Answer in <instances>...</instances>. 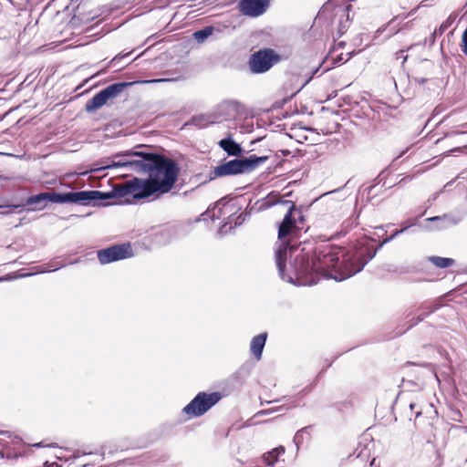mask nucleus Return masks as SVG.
I'll use <instances>...</instances> for the list:
<instances>
[{
    "label": "nucleus",
    "instance_id": "2",
    "mask_svg": "<svg viewBox=\"0 0 467 467\" xmlns=\"http://www.w3.org/2000/svg\"><path fill=\"white\" fill-rule=\"evenodd\" d=\"M179 171L180 169L175 161L155 153L148 178L141 179L148 198L171 192L178 179Z\"/></svg>",
    "mask_w": 467,
    "mask_h": 467
},
{
    "label": "nucleus",
    "instance_id": "7",
    "mask_svg": "<svg viewBox=\"0 0 467 467\" xmlns=\"http://www.w3.org/2000/svg\"><path fill=\"white\" fill-rule=\"evenodd\" d=\"M131 85H133V82H119L108 86L86 103V111H96L107 104L109 99H116L126 88Z\"/></svg>",
    "mask_w": 467,
    "mask_h": 467
},
{
    "label": "nucleus",
    "instance_id": "19",
    "mask_svg": "<svg viewBox=\"0 0 467 467\" xmlns=\"http://www.w3.org/2000/svg\"><path fill=\"white\" fill-rule=\"evenodd\" d=\"M423 406L418 400H410L408 410L405 411V415L410 420H416L422 414Z\"/></svg>",
    "mask_w": 467,
    "mask_h": 467
},
{
    "label": "nucleus",
    "instance_id": "34",
    "mask_svg": "<svg viewBox=\"0 0 467 467\" xmlns=\"http://www.w3.org/2000/svg\"><path fill=\"white\" fill-rule=\"evenodd\" d=\"M128 55H130V53H127V54H125V55H123V56H119V55L116 56L115 57H113V58L111 59L110 64H115V63H117V61H118L119 59H120V58H122V57H127Z\"/></svg>",
    "mask_w": 467,
    "mask_h": 467
},
{
    "label": "nucleus",
    "instance_id": "8",
    "mask_svg": "<svg viewBox=\"0 0 467 467\" xmlns=\"http://www.w3.org/2000/svg\"><path fill=\"white\" fill-rule=\"evenodd\" d=\"M280 60L279 55L271 48L261 49L254 53L249 59V67L253 73L261 74L268 71Z\"/></svg>",
    "mask_w": 467,
    "mask_h": 467
},
{
    "label": "nucleus",
    "instance_id": "9",
    "mask_svg": "<svg viewBox=\"0 0 467 467\" xmlns=\"http://www.w3.org/2000/svg\"><path fill=\"white\" fill-rule=\"evenodd\" d=\"M132 255V248L129 243L112 245L98 251V259L101 265L130 258Z\"/></svg>",
    "mask_w": 467,
    "mask_h": 467
},
{
    "label": "nucleus",
    "instance_id": "23",
    "mask_svg": "<svg viewBox=\"0 0 467 467\" xmlns=\"http://www.w3.org/2000/svg\"><path fill=\"white\" fill-rule=\"evenodd\" d=\"M214 31L213 26H205L201 30H197L193 33V38L198 43H203L209 36L213 35Z\"/></svg>",
    "mask_w": 467,
    "mask_h": 467
},
{
    "label": "nucleus",
    "instance_id": "26",
    "mask_svg": "<svg viewBox=\"0 0 467 467\" xmlns=\"http://www.w3.org/2000/svg\"><path fill=\"white\" fill-rule=\"evenodd\" d=\"M306 429H307V427L299 430L298 431H296V433L294 436V442L297 449L299 448L300 444L303 443L304 432L306 431Z\"/></svg>",
    "mask_w": 467,
    "mask_h": 467
},
{
    "label": "nucleus",
    "instance_id": "17",
    "mask_svg": "<svg viewBox=\"0 0 467 467\" xmlns=\"http://www.w3.org/2000/svg\"><path fill=\"white\" fill-rule=\"evenodd\" d=\"M48 203L47 192H41L36 195L28 197L26 201V204L33 206L34 210H42Z\"/></svg>",
    "mask_w": 467,
    "mask_h": 467
},
{
    "label": "nucleus",
    "instance_id": "38",
    "mask_svg": "<svg viewBox=\"0 0 467 467\" xmlns=\"http://www.w3.org/2000/svg\"><path fill=\"white\" fill-rule=\"evenodd\" d=\"M415 80L419 83V84H423L426 79L425 78H415Z\"/></svg>",
    "mask_w": 467,
    "mask_h": 467
},
{
    "label": "nucleus",
    "instance_id": "47",
    "mask_svg": "<svg viewBox=\"0 0 467 467\" xmlns=\"http://www.w3.org/2000/svg\"><path fill=\"white\" fill-rule=\"evenodd\" d=\"M314 75H315V74L313 73V75H311V76L309 77V79H312V78H314Z\"/></svg>",
    "mask_w": 467,
    "mask_h": 467
},
{
    "label": "nucleus",
    "instance_id": "16",
    "mask_svg": "<svg viewBox=\"0 0 467 467\" xmlns=\"http://www.w3.org/2000/svg\"><path fill=\"white\" fill-rule=\"evenodd\" d=\"M267 339V333L264 332L254 337L250 342V351L257 359H261L264 348Z\"/></svg>",
    "mask_w": 467,
    "mask_h": 467
},
{
    "label": "nucleus",
    "instance_id": "42",
    "mask_svg": "<svg viewBox=\"0 0 467 467\" xmlns=\"http://www.w3.org/2000/svg\"><path fill=\"white\" fill-rule=\"evenodd\" d=\"M29 275H31V274L21 275L20 276L23 277V276H29Z\"/></svg>",
    "mask_w": 467,
    "mask_h": 467
},
{
    "label": "nucleus",
    "instance_id": "40",
    "mask_svg": "<svg viewBox=\"0 0 467 467\" xmlns=\"http://www.w3.org/2000/svg\"><path fill=\"white\" fill-rule=\"evenodd\" d=\"M241 217H242V214H241V215H239V216L236 218L235 225H237V224H240V223H241V222H238V221L241 219Z\"/></svg>",
    "mask_w": 467,
    "mask_h": 467
},
{
    "label": "nucleus",
    "instance_id": "20",
    "mask_svg": "<svg viewBox=\"0 0 467 467\" xmlns=\"http://www.w3.org/2000/svg\"><path fill=\"white\" fill-rule=\"evenodd\" d=\"M351 9V5H348L342 9V14L339 16L338 22V33L339 36H342L349 27L350 20H349V11Z\"/></svg>",
    "mask_w": 467,
    "mask_h": 467
},
{
    "label": "nucleus",
    "instance_id": "10",
    "mask_svg": "<svg viewBox=\"0 0 467 467\" xmlns=\"http://www.w3.org/2000/svg\"><path fill=\"white\" fill-rule=\"evenodd\" d=\"M154 155L155 153L151 152L125 150L117 153L115 158L132 156L131 161L128 163L130 165L129 171L149 173Z\"/></svg>",
    "mask_w": 467,
    "mask_h": 467
},
{
    "label": "nucleus",
    "instance_id": "49",
    "mask_svg": "<svg viewBox=\"0 0 467 467\" xmlns=\"http://www.w3.org/2000/svg\"><path fill=\"white\" fill-rule=\"evenodd\" d=\"M314 75H315V74L313 73V75H311V76L309 77V79H312V78H314Z\"/></svg>",
    "mask_w": 467,
    "mask_h": 467
},
{
    "label": "nucleus",
    "instance_id": "29",
    "mask_svg": "<svg viewBox=\"0 0 467 467\" xmlns=\"http://www.w3.org/2000/svg\"><path fill=\"white\" fill-rule=\"evenodd\" d=\"M466 149H467V146L454 148V149H452V150H450L446 153V156L451 155V154L456 153V152L462 153V152H463Z\"/></svg>",
    "mask_w": 467,
    "mask_h": 467
},
{
    "label": "nucleus",
    "instance_id": "18",
    "mask_svg": "<svg viewBox=\"0 0 467 467\" xmlns=\"http://www.w3.org/2000/svg\"><path fill=\"white\" fill-rule=\"evenodd\" d=\"M427 221L439 222L440 224L437 226V229H445L449 226L458 224L460 222V218H456L451 214H444L442 216H433L428 218Z\"/></svg>",
    "mask_w": 467,
    "mask_h": 467
},
{
    "label": "nucleus",
    "instance_id": "22",
    "mask_svg": "<svg viewBox=\"0 0 467 467\" xmlns=\"http://www.w3.org/2000/svg\"><path fill=\"white\" fill-rule=\"evenodd\" d=\"M115 157H116V154L113 155L112 161L109 164H108L107 168L108 169L124 168L126 171H129L130 165L127 163L130 162L131 159L133 157L132 156H125V157H119V158H115Z\"/></svg>",
    "mask_w": 467,
    "mask_h": 467
},
{
    "label": "nucleus",
    "instance_id": "30",
    "mask_svg": "<svg viewBox=\"0 0 467 467\" xmlns=\"http://www.w3.org/2000/svg\"><path fill=\"white\" fill-rule=\"evenodd\" d=\"M281 410H283V406L277 407V408L273 409V410H261V411L258 412V414H260V415H267V414L273 413L275 411H281Z\"/></svg>",
    "mask_w": 467,
    "mask_h": 467
},
{
    "label": "nucleus",
    "instance_id": "45",
    "mask_svg": "<svg viewBox=\"0 0 467 467\" xmlns=\"http://www.w3.org/2000/svg\"><path fill=\"white\" fill-rule=\"evenodd\" d=\"M319 67L316 68V70L314 71V74H316L317 71H318Z\"/></svg>",
    "mask_w": 467,
    "mask_h": 467
},
{
    "label": "nucleus",
    "instance_id": "35",
    "mask_svg": "<svg viewBox=\"0 0 467 467\" xmlns=\"http://www.w3.org/2000/svg\"><path fill=\"white\" fill-rule=\"evenodd\" d=\"M343 60V57H342V54L337 56L335 59H334V65H337L338 63H340L341 61Z\"/></svg>",
    "mask_w": 467,
    "mask_h": 467
},
{
    "label": "nucleus",
    "instance_id": "24",
    "mask_svg": "<svg viewBox=\"0 0 467 467\" xmlns=\"http://www.w3.org/2000/svg\"><path fill=\"white\" fill-rule=\"evenodd\" d=\"M429 260L438 268H447L454 265V260L447 257L431 256Z\"/></svg>",
    "mask_w": 467,
    "mask_h": 467
},
{
    "label": "nucleus",
    "instance_id": "39",
    "mask_svg": "<svg viewBox=\"0 0 467 467\" xmlns=\"http://www.w3.org/2000/svg\"><path fill=\"white\" fill-rule=\"evenodd\" d=\"M409 227H410V225H407V226H405V227H403V228H401V229H399V231H400V234H402V233H404V232H405Z\"/></svg>",
    "mask_w": 467,
    "mask_h": 467
},
{
    "label": "nucleus",
    "instance_id": "1",
    "mask_svg": "<svg viewBox=\"0 0 467 467\" xmlns=\"http://www.w3.org/2000/svg\"><path fill=\"white\" fill-rule=\"evenodd\" d=\"M377 254L372 247L361 246L350 253L342 247L328 248L311 260L306 254H299L291 265L294 274L306 276L313 274L327 275L329 269L335 270L333 278L342 281L360 272Z\"/></svg>",
    "mask_w": 467,
    "mask_h": 467
},
{
    "label": "nucleus",
    "instance_id": "15",
    "mask_svg": "<svg viewBox=\"0 0 467 467\" xmlns=\"http://www.w3.org/2000/svg\"><path fill=\"white\" fill-rule=\"evenodd\" d=\"M219 147L229 156L239 157L243 153V148L235 142L231 135L218 142Z\"/></svg>",
    "mask_w": 467,
    "mask_h": 467
},
{
    "label": "nucleus",
    "instance_id": "43",
    "mask_svg": "<svg viewBox=\"0 0 467 467\" xmlns=\"http://www.w3.org/2000/svg\"><path fill=\"white\" fill-rule=\"evenodd\" d=\"M348 59H347V60H348V59L351 57L352 53H348Z\"/></svg>",
    "mask_w": 467,
    "mask_h": 467
},
{
    "label": "nucleus",
    "instance_id": "4",
    "mask_svg": "<svg viewBox=\"0 0 467 467\" xmlns=\"http://www.w3.org/2000/svg\"><path fill=\"white\" fill-rule=\"evenodd\" d=\"M103 198L92 201L91 204L99 205L101 202L109 200L112 197H128L131 196L132 199H145L148 198L144 187L141 182V178L134 177L131 180L125 182L123 184L114 187L109 192H102Z\"/></svg>",
    "mask_w": 467,
    "mask_h": 467
},
{
    "label": "nucleus",
    "instance_id": "46",
    "mask_svg": "<svg viewBox=\"0 0 467 467\" xmlns=\"http://www.w3.org/2000/svg\"><path fill=\"white\" fill-rule=\"evenodd\" d=\"M329 69V67H327L323 70V72H327Z\"/></svg>",
    "mask_w": 467,
    "mask_h": 467
},
{
    "label": "nucleus",
    "instance_id": "21",
    "mask_svg": "<svg viewBox=\"0 0 467 467\" xmlns=\"http://www.w3.org/2000/svg\"><path fill=\"white\" fill-rule=\"evenodd\" d=\"M285 452V448L283 446L273 449L272 451L265 453L262 457L264 462L267 466H272L275 462H277L278 457Z\"/></svg>",
    "mask_w": 467,
    "mask_h": 467
},
{
    "label": "nucleus",
    "instance_id": "37",
    "mask_svg": "<svg viewBox=\"0 0 467 467\" xmlns=\"http://www.w3.org/2000/svg\"><path fill=\"white\" fill-rule=\"evenodd\" d=\"M162 81H165L164 79H151V80H149V81H146L147 83H158V82H162Z\"/></svg>",
    "mask_w": 467,
    "mask_h": 467
},
{
    "label": "nucleus",
    "instance_id": "6",
    "mask_svg": "<svg viewBox=\"0 0 467 467\" xmlns=\"http://www.w3.org/2000/svg\"><path fill=\"white\" fill-rule=\"evenodd\" d=\"M221 398L222 396L219 392H199L190 403L182 409V413L190 418L202 416L218 403Z\"/></svg>",
    "mask_w": 467,
    "mask_h": 467
},
{
    "label": "nucleus",
    "instance_id": "25",
    "mask_svg": "<svg viewBox=\"0 0 467 467\" xmlns=\"http://www.w3.org/2000/svg\"><path fill=\"white\" fill-rule=\"evenodd\" d=\"M454 22V18L450 16L445 21L441 23L439 28L435 29L432 34L433 41L435 40L437 36H441Z\"/></svg>",
    "mask_w": 467,
    "mask_h": 467
},
{
    "label": "nucleus",
    "instance_id": "3",
    "mask_svg": "<svg viewBox=\"0 0 467 467\" xmlns=\"http://www.w3.org/2000/svg\"><path fill=\"white\" fill-rule=\"evenodd\" d=\"M267 160V156L258 157L256 155L236 158L214 167L210 171L209 178L210 180H214L216 178L234 176L251 171L260 164L265 163Z\"/></svg>",
    "mask_w": 467,
    "mask_h": 467
},
{
    "label": "nucleus",
    "instance_id": "5",
    "mask_svg": "<svg viewBox=\"0 0 467 467\" xmlns=\"http://www.w3.org/2000/svg\"><path fill=\"white\" fill-rule=\"evenodd\" d=\"M48 202L91 204L92 201L103 198L102 192L80 191L68 192H47Z\"/></svg>",
    "mask_w": 467,
    "mask_h": 467
},
{
    "label": "nucleus",
    "instance_id": "33",
    "mask_svg": "<svg viewBox=\"0 0 467 467\" xmlns=\"http://www.w3.org/2000/svg\"><path fill=\"white\" fill-rule=\"evenodd\" d=\"M15 278H16V276H13L12 275H10V274H9V275H5V276H1V277H0V282H3V281H10V280H13V279H15Z\"/></svg>",
    "mask_w": 467,
    "mask_h": 467
},
{
    "label": "nucleus",
    "instance_id": "36",
    "mask_svg": "<svg viewBox=\"0 0 467 467\" xmlns=\"http://www.w3.org/2000/svg\"><path fill=\"white\" fill-rule=\"evenodd\" d=\"M90 452H86V451H77L75 453H74V457H79L80 455H86V454H89Z\"/></svg>",
    "mask_w": 467,
    "mask_h": 467
},
{
    "label": "nucleus",
    "instance_id": "48",
    "mask_svg": "<svg viewBox=\"0 0 467 467\" xmlns=\"http://www.w3.org/2000/svg\"><path fill=\"white\" fill-rule=\"evenodd\" d=\"M314 75H315V74L313 73V75H311V76L309 77V79H312V78H314Z\"/></svg>",
    "mask_w": 467,
    "mask_h": 467
},
{
    "label": "nucleus",
    "instance_id": "14",
    "mask_svg": "<svg viewBox=\"0 0 467 467\" xmlns=\"http://www.w3.org/2000/svg\"><path fill=\"white\" fill-rule=\"evenodd\" d=\"M295 210V206L292 205L290 209L285 213L282 223L279 225L278 228V238L282 240L283 238L286 237L288 234L294 232V230L296 228V222L293 217V211Z\"/></svg>",
    "mask_w": 467,
    "mask_h": 467
},
{
    "label": "nucleus",
    "instance_id": "41",
    "mask_svg": "<svg viewBox=\"0 0 467 467\" xmlns=\"http://www.w3.org/2000/svg\"><path fill=\"white\" fill-rule=\"evenodd\" d=\"M35 447H41L43 446L41 442L34 444Z\"/></svg>",
    "mask_w": 467,
    "mask_h": 467
},
{
    "label": "nucleus",
    "instance_id": "44",
    "mask_svg": "<svg viewBox=\"0 0 467 467\" xmlns=\"http://www.w3.org/2000/svg\"><path fill=\"white\" fill-rule=\"evenodd\" d=\"M1 213H7V211H0Z\"/></svg>",
    "mask_w": 467,
    "mask_h": 467
},
{
    "label": "nucleus",
    "instance_id": "28",
    "mask_svg": "<svg viewBox=\"0 0 467 467\" xmlns=\"http://www.w3.org/2000/svg\"><path fill=\"white\" fill-rule=\"evenodd\" d=\"M400 231H399V230H395V231L393 232V234H392L390 236H389V237L385 238V239H384V240H383V241L379 244V246H378L375 250H377V252H378V251H379V249H380V248H381L385 244H387V243H389V242L392 241L394 238H396V237H397L398 235H400Z\"/></svg>",
    "mask_w": 467,
    "mask_h": 467
},
{
    "label": "nucleus",
    "instance_id": "11",
    "mask_svg": "<svg viewBox=\"0 0 467 467\" xmlns=\"http://www.w3.org/2000/svg\"><path fill=\"white\" fill-rule=\"evenodd\" d=\"M269 6V0H240V12L250 17H258L265 14Z\"/></svg>",
    "mask_w": 467,
    "mask_h": 467
},
{
    "label": "nucleus",
    "instance_id": "32",
    "mask_svg": "<svg viewBox=\"0 0 467 467\" xmlns=\"http://www.w3.org/2000/svg\"><path fill=\"white\" fill-rule=\"evenodd\" d=\"M397 58H402V64H404L408 59V56L404 55V50H400L397 52Z\"/></svg>",
    "mask_w": 467,
    "mask_h": 467
},
{
    "label": "nucleus",
    "instance_id": "31",
    "mask_svg": "<svg viewBox=\"0 0 467 467\" xmlns=\"http://www.w3.org/2000/svg\"><path fill=\"white\" fill-rule=\"evenodd\" d=\"M229 224V223H225L223 225H222V227L219 229V234H225L228 233L229 230L232 229V225H230L228 228H227V225ZM230 224H231V222H230Z\"/></svg>",
    "mask_w": 467,
    "mask_h": 467
},
{
    "label": "nucleus",
    "instance_id": "13",
    "mask_svg": "<svg viewBox=\"0 0 467 467\" xmlns=\"http://www.w3.org/2000/svg\"><path fill=\"white\" fill-rule=\"evenodd\" d=\"M293 247L289 245V244L285 242H282L280 244L279 248L275 252V263L278 268L280 277L288 283H294V277L290 274H285V261L287 258V254H291Z\"/></svg>",
    "mask_w": 467,
    "mask_h": 467
},
{
    "label": "nucleus",
    "instance_id": "12",
    "mask_svg": "<svg viewBox=\"0 0 467 467\" xmlns=\"http://www.w3.org/2000/svg\"><path fill=\"white\" fill-rule=\"evenodd\" d=\"M241 111V105L235 100H224L215 109L216 122L235 119Z\"/></svg>",
    "mask_w": 467,
    "mask_h": 467
},
{
    "label": "nucleus",
    "instance_id": "27",
    "mask_svg": "<svg viewBox=\"0 0 467 467\" xmlns=\"http://www.w3.org/2000/svg\"><path fill=\"white\" fill-rule=\"evenodd\" d=\"M123 450L122 448L117 446V445H113V444H105L101 447V455L103 456L106 451H108L109 453H113L114 451H118V450Z\"/></svg>",
    "mask_w": 467,
    "mask_h": 467
}]
</instances>
